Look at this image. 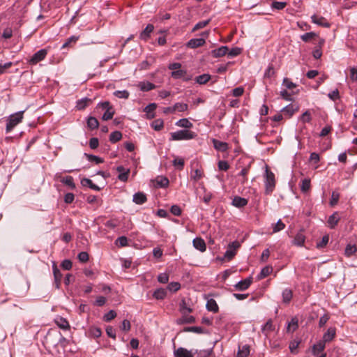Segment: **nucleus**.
<instances>
[{
    "mask_svg": "<svg viewBox=\"0 0 357 357\" xmlns=\"http://www.w3.org/2000/svg\"><path fill=\"white\" fill-rule=\"evenodd\" d=\"M265 193L270 195L273 192L275 187V178L274 174L268 169V166L266 168L265 175Z\"/></svg>",
    "mask_w": 357,
    "mask_h": 357,
    "instance_id": "obj_1",
    "label": "nucleus"
},
{
    "mask_svg": "<svg viewBox=\"0 0 357 357\" xmlns=\"http://www.w3.org/2000/svg\"><path fill=\"white\" fill-rule=\"evenodd\" d=\"M196 133L188 130H181L171 133V140H188L195 138Z\"/></svg>",
    "mask_w": 357,
    "mask_h": 357,
    "instance_id": "obj_2",
    "label": "nucleus"
},
{
    "mask_svg": "<svg viewBox=\"0 0 357 357\" xmlns=\"http://www.w3.org/2000/svg\"><path fill=\"white\" fill-rule=\"evenodd\" d=\"M24 112H19L10 116L6 123V132H10L23 119Z\"/></svg>",
    "mask_w": 357,
    "mask_h": 357,
    "instance_id": "obj_3",
    "label": "nucleus"
},
{
    "mask_svg": "<svg viewBox=\"0 0 357 357\" xmlns=\"http://www.w3.org/2000/svg\"><path fill=\"white\" fill-rule=\"evenodd\" d=\"M47 54V52L45 49H42L38 51L32 56L31 59L29 61V63L33 65L36 64L39 61H43L45 58Z\"/></svg>",
    "mask_w": 357,
    "mask_h": 357,
    "instance_id": "obj_4",
    "label": "nucleus"
},
{
    "mask_svg": "<svg viewBox=\"0 0 357 357\" xmlns=\"http://www.w3.org/2000/svg\"><path fill=\"white\" fill-rule=\"evenodd\" d=\"M116 169L119 173L118 175V179L122 182L127 181L130 172V169H126L123 166L120 165L118 166Z\"/></svg>",
    "mask_w": 357,
    "mask_h": 357,
    "instance_id": "obj_5",
    "label": "nucleus"
},
{
    "mask_svg": "<svg viewBox=\"0 0 357 357\" xmlns=\"http://www.w3.org/2000/svg\"><path fill=\"white\" fill-rule=\"evenodd\" d=\"M53 274L54 278V285L56 289H59L61 283V279L63 277L60 270L57 268L55 264H53Z\"/></svg>",
    "mask_w": 357,
    "mask_h": 357,
    "instance_id": "obj_6",
    "label": "nucleus"
},
{
    "mask_svg": "<svg viewBox=\"0 0 357 357\" xmlns=\"http://www.w3.org/2000/svg\"><path fill=\"white\" fill-rule=\"evenodd\" d=\"M252 282V278L249 277L245 280H241L234 285V287L238 291H244L247 289Z\"/></svg>",
    "mask_w": 357,
    "mask_h": 357,
    "instance_id": "obj_7",
    "label": "nucleus"
},
{
    "mask_svg": "<svg viewBox=\"0 0 357 357\" xmlns=\"http://www.w3.org/2000/svg\"><path fill=\"white\" fill-rule=\"evenodd\" d=\"M172 77L174 79H182L185 81H188L191 79L190 76L187 73L186 70L181 68L172 71Z\"/></svg>",
    "mask_w": 357,
    "mask_h": 357,
    "instance_id": "obj_8",
    "label": "nucleus"
},
{
    "mask_svg": "<svg viewBox=\"0 0 357 357\" xmlns=\"http://www.w3.org/2000/svg\"><path fill=\"white\" fill-rule=\"evenodd\" d=\"M312 22L319 26L328 28L331 26V24L326 20V19L322 16H318L317 15H313L311 17Z\"/></svg>",
    "mask_w": 357,
    "mask_h": 357,
    "instance_id": "obj_9",
    "label": "nucleus"
},
{
    "mask_svg": "<svg viewBox=\"0 0 357 357\" xmlns=\"http://www.w3.org/2000/svg\"><path fill=\"white\" fill-rule=\"evenodd\" d=\"M153 25L151 24H148L146 27L141 32L139 38L146 41L150 38L151 33L153 31Z\"/></svg>",
    "mask_w": 357,
    "mask_h": 357,
    "instance_id": "obj_10",
    "label": "nucleus"
},
{
    "mask_svg": "<svg viewBox=\"0 0 357 357\" xmlns=\"http://www.w3.org/2000/svg\"><path fill=\"white\" fill-rule=\"evenodd\" d=\"M174 354L175 357H194V354L191 351H188L183 347L176 349Z\"/></svg>",
    "mask_w": 357,
    "mask_h": 357,
    "instance_id": "obj_11",
    "label": "nucleus"
},
{
    "mask_svg": "<svg viewBox=\"0 0 357 357\" xmlns=\"http://www.w3.org/2000/svg\"><path fill=\"white\" fill-rule=\"evenodd\" d=\"M205 44V40L202 38H192L187 43V47L189 48H197L201 47Z\"/></svg>",
    "mask_w": 357,
    "mask_h": 357,
    "instance_id": "obj_12",
    "label": "nucleus"
},
{
    "mask_svg": "<svg viewBox=\"0 0 357 357\" xmlns=\"http://www.w3.org/2000/svg\"><path fill=\"white\" fill-rule=\"evenodd\" d=\"M193 246L201 252H204L206 249L205 241L202 238H195L192 241Z\"/></svg>",
    "mask_w": 357,
    "mask_h": 357,
    "instance_id": "obj_13",
    "label": "nucleus"
},
{
    "mask_svg": "<svg viewBox=\"0 0 357 357\" xmlns=\"http://www.w3.org/2000/svg\"><path fill=\"white\" fill-rule=\"evenodd\" d=\"M336 329L335 328L331 327L328 329L327 332L323 335L322 341L326 342H331L335 336Z\"/></svg>",
    "mask_w": 357,
    "mask_h": 357,
    "instance_id": "obj_14",
    "label": "nucleus"
},
{
    "mask_svg": "<svg viewBox=\"0 0 357 357\" xmlns=\"http://www.w3.org/2000/svg\"><path fill=\"white\" fill-rule=\"evenodd\" d=\"M157 105L155 103H151L148 105L144 109V111L146 113V118L149 119H153L155 117L154 110L156 109Z\"/></svg>",
    "mask_w": 357,
    "mask_h": 357,
    "instance_id": "obj_15",
    "label": "nucleus"
},
{
    "mask_svg": "<svg viewBox=\"0 0 357 357\" xmlns=\"http://www.w3.org/2000/svg\"><path fill=\"white\" fill-rule=\"evenodd\" d=\"M54 321L56 324L63 330H68L70 328V324L65 318H63L61 317H57L54 319Z\"/></svg>",
    "mask_w": 357,
    "mask_h": 357,
    "instance_id": "obj_16",
    "label": "nucleus"
},
{
    "mask_svg": "<svg viewBox=\"0 0 357 357\" xmlns=\"http://www.w3.org/2000/svg\"><path fill=\"white\" fill-rule=\"evenodd\" d=\"M232 204L237 208H242L248 204V199L236 196L232 200Z\"/></svg>",
    "mask_w": 357,
    "mask_h": 357,
    "instance_id": "obj_17",
    "label": "nucleus"
},
{
    "mask_svg": "<svg viewBox=\"0 0 357 357\" xmlns=\"http://www.w3.org/2000/svg\"><path fill=\"white\" fill-rule=\"evenodd\" d=\"M228 50H229L227 46H222L218 49L212 50L211 54L213 57L218 58V57L223 56L225 54H227Z\"/></svg>",
    "mask_w": 357,
    "mask_h": 357,
    "instance_id": "obj_18",
    "label": "nucleus"
},
{
    "mask_svg": "<svg viewBox=\"0 0 357 357\" xmlns=\"http://www.w3.org/2000/svg\"><path fill=\"white\" fill-rule=\"evenodd\" d=\"M214 148L220 151L224 152L228 149V144L226 142L219 141L218 139H213Z\"/></svg>",
    "mask_w": 357,
    "mask_h": 357,
    "instance_id": "obj_19",
    "label": "nucleus"
},
{
    "mask_svg": "<svg viewBox=\"0 0 357 357\" xmlns=\"http://www.w3.org/2000/svg\"><path fill=\"white\" fill-rule=\"evenodd\" d=\"M339 220L340 218L338 216V213L337 212H335L331 215H330L328 219V227L331 229L335 228V227L337 225Z\"/></svg>",
    "mask_w": 357,
    "mask_h": 357,
    "instance_id": "obj_20",
    "label": "nucleus"
},
{
    "mask_svg": "<svg viewBox=\"0 0 357 357\" xmlns=\"http://www.w3.org/2000/svg\"><path fill=\"white\" fill-rule=\"evenodd\" d=\"M146 196L144 193L139 192L133 195V202L137 204H142L146 202Z\"/></svg>",
    "mask_w": 357,
    "mask_h": 357,
    "instance_id": "obj_21",
    "label": "nucleus"
},
{
    "mask_svg": "<svg viewBox=\"0 0 357 357\" xmlns=\"http://www.w3.org/2000/svg\"><path fill=\"white\" fill-rule=\"evenodd\" d=\"M325 343L322 340H320L317 344H314L312 347V354L314 356H317L319 353L323 351L325 349Z\"/></svg>",
    "mask_w": 357,
    "mask_h": 357,
    "instance_id": "obj_22",
    "label": "nucleus"
},
{
    "mask_svg": "<svg viewBox=\"0 0 357 357\" xmlns=\"http://www.w3.org/2000/svg\"><path fill=\"white\" fill-rule=\"evenodd\" d=\"M206 309L208 311L213 312L214 313L218 312V310H219L218 305L216 301L213 298H211L207 301Z\"/></svg>",
    "mask_w": 357,
    "mask_h": 357,
    "instance_id": "obj_23",
    "label": "nucleus"
},
{
    "mask_svg": "<svg viewBox=\"0 0 357 357\" xmlns=\"http://www.w3.org/2000/svg\"><path fill=\"white\" fill-rule=\"evenodd\" d=\"M282 296L283 303H289L292 298L293 292L291 289L287 288L282 291Z\"/></svg>",
    "mask_w": 357,
    "mask_h": 357,
    "instance_id": "obj_24",
    "label": "nucleus"
},
{
    "mask_svg": "<svg viewBox=\"0 0 357 357\" xmlns=\"http://www.w3.org/2000/svg\"><path fill=\"white\" fill-rule=\"evenodd\" d=\"M272 271H273L272 266H266L264 267L257 276L258 280H261V279L267 277L272 273Z\"/></svg>",
    "mask_w": 357,
    "mask_h": 357,
    "instance_id": "obj_25",
    "label": "nucleus"
},
{
    "mask_svg": "<svg viewBox=\"0 0 357 357\" xmlns=\"http://www.w3.org/2000/svg\"><path fill=\"white\" fill-rule=\"evenodd\" d=\"M81 183L83 186H88L92 190H96V191H99L100 190V188L96 185V184H94L92 181L89 178H83L82 181H81Z\"/></svg>",
    "mask_w": 357,
    "mask_h": 357,
    "instance_id": "obj_26",
    "label": "nucleus"
},
{
    "mask_svg": "<svg viewBox=\"0 0 357 357\" xmlns=\"http://www.w3.org/2000/svg\"><path fill=\"white\" fill-rule=\"evenodd\" d=\"M298 106H295L292 104H290V105L284 107L282 109V112H283L284 114H287L289 115V116L290 117L295 113V112L298 111Z\"/></svg>",
    "mask_w": 357,
    "mask_h": 357,
    "instance_id": "obj_27",
    "label": "nucleus"
},
{
    "mask_svg": "<svg viewBox=\"0 0 357 357\" xmlns=\"http://www.w3.org/2000/svg\"><path fill=\"white\" fill-rule=\"evenodd\" d=\"M305 236L302 232H298L293 241V243L298 246H302L305 242Z\"/></svg>",
    "mask_w": 357,
    "mask_h": 357,
    "instance_id": "obj_28",
    "label": "nucleus"
},
{
    "mask_svg": "<svg viewBox=\"0 0 357 357\" xmlns=\"http://www.w3.org/2000/svg\"><path fill=\"white\" fill-rule=\"evenodd\" d=\"M92 102V100L89 98H82L79 100H78L77 102V105H76V107L79 109V110H82V109H84L86 106H88L91 102Z\"/></svg>",
    "mask_w": 357,
    "mask_h": 357,
    "instance_id": "obj_29",
    "label": "nucleus"
},
{
    "mask_svg": "<svg viewBox=\"0 0 357 357\" xmlns=\"http://www.w3.org/2000/svg\"><path fill=\"white\" fill-rule=\"evenodd\" d=\"M156 186L160 188H165L169 185V180L164 176H158L155 178Z\"/></svg>",
    "mask_w": 357,
    "mask_h": 357,
    "instance_id": "obj_30",
    "label": "nucleus"
},
{
    "mask_svg": "<svg viewBox=\"0 0 357 357\" xmlns=\"http://www.w3.org/2000/svg\"><path fill=\"white\" fill-rule=\"evenodd\" d=\"M167 296V291L162 288L156 289L153 294V296L158 300H162Z\"/></svg>",
    "mask_w": 357,
    "mask_h": 357,
    "instance_id": "obj_31",
    "label": "nucleus"
},
{
    "mask_svg": "<svg viewBox=\"0 0 357 357\" xmlns=\"http://www.w3.org/2000/svg\"><path fill=\"white\" fill-rule=\"evenodd\" d=\"M250 354V347L248 345H243L242 347L238 348L237 357H248Z\"/></svg>",
    "mask_w": 357,
    "mask_h": 357,
    "instance_id": "obj_32",
    "label": "nucleus"
},
{
    "mask_svg": "<svg viewBox=\"0 0 357 357\" xmlns=\"http://www.w3.org/2000/svg\"><path fill=\"white\" fill-rule=\"evenodd\" d=\"M274 330L275 327L271 319H268L261 329L262 332L266 335H267L269 332L273 331Z\"/></svg>",
    "mask_w": 357,
    "mask_h": 357,
    "instance_id": "obj_33",
    "label": "nucleus"
},
{
    "mask_svg": "<svg viewBox=\"0 0 357 357\" xmlns=\"http://www.w3.org/2000/svg\"><path fill=\"white\" fill-rule=\"evenodd\" d=\"M61 182L68 185L71 189L75 188V184L74 183V179L71 176H67L61 179Z\"/></svg>",
    "mask_w": 357,
    "mask_h": 357,
    "instance_id": "obj_34",
    "label": "nucleus"
},
{
    "mask_svg": "<svg viewBox=\"0 0 357 357\" xmlns=\"http://www.w3.org/2000/svg\"><path fill=\"white\" fill-rule=\"evenodd\" d=\"M179 307L180 311L183 315H185L186 313H190L192 312V309L187 305L184 298L181 300Z\"/></svg>",
    "mask_w": 357,
    "mask_h": 357,
    "instance_id": "obj_35",
    "label": "nucleus"
},
{
    "mask_svg": "<svg viewBox=\"0 0 357 357\" xmlns=\"http://www.w3.org/2000/svg\"><path fill=\"white\" fill-rule=\"evenodd\" d=\"M176 125L184 128H190L193 126L192 123L187 119H180L176 123Z\"/></svg>",
    "mask_w": 357,
    "mask_h": 357,
    "instance_id": "obj_36",
    "label": "nucleus"
},
{
    "mask_svg": "<svg viewBox=\"0 0 357 357\" xmlns=\"http://www.w3.org/2000/svg\"><path fill=\"white\" fill-rule=\"evenodd\" d=\"M87 126L90 129L93 130L98 128L99 123L95 117L91 116L87 120Z\"/></svg>",
    "mask_w": 357,
    "mask_h": 357,
    "instance_id": "obj_37",
    "label": "nucleus"
},
{
    "mask_svg": "<svg viewBox=\"0 0 357 357\" xmlns=\"http://www.w3.org/2000/svg\"><path fill=\"white\" fill-rule=\"evenodd\" d=\"M298 327V319L294 317V318H292L291 321L288 324V326H287V331L288 332H290V331H295Z\"/></svg>",
    "mask_w": 357,
    "mask_h": 357,
    "instance_id": "obj_38",
    "label": "nucleus"
},
{
    "mask_svg": "<svg viewBox=\"0 0 357 357\" xmlns=\"http://www.w3.org/2000/svg\"><path fill=\"white\" fill-rule=\"evenodd\" d=\"M122 138V134L119 131L112 132L109 135V141L112 143L119 142Z\"/></svg>",
    "mask_w": 357,
    "mask_h": 357,
    "instance_id": "obj_39",
    "label": "nucleus"
},
{
    "mask_svg": "<svg viewBox=\"0 0 357 357\" xmlns=\"http://www.w3.org/2000/svg\"><path fill=\"white\" fill-rule=\"evenodd\" d=\"M211 78L208 74H203L196 77L195 81L197 83L200 84H206Z\"/></svg>",
    "mask_w": 357,
    "mask_h": 357,
    "instance_id": "obj_40",
    "label": "nucleus"
},
{
    "mask_svg": "<svg viewBox=\"0 0 357 357\" xmlns=\"http://www.w3.org/2000/svg\"><path fill=\"white\" fill-rule=\"evenodd\" d=\"M79 36H73L70 37L66 43H64L61 47L62 49L71 47L72 44H75L76 42L78 40Z\"/></svg>",
    "mask_w": 357,
    "mask_h": 357,
    "instance_id": "obj_41",
    "label": "nucleus"
},
{
    "mask_svg": "<svg viewBox=\"0 0 357 357\" xmlns=\"http://www.w3.org/2000/svg\"><path fill=\"white\" fill-rule=\"evenodd\" d=\"M357 251V248L356 247V245H347L346 248H345V251H344V253H345V255L347 257H351V255H353L354 254H355Z\"/></svg>",
    "mask_w": 357,
    "mask_h": 357,
    "instance_id": "obj_42",
    "label": "nucleus"
},
{
    "mask_svg": "<svg viewBox=\"0 0 357 357\" xmlns=\"http://www.w3.org/2000/svg\"><path fill=\"white\" fill-rule=\"evenodd\" d=\"M203 176V172L202 169H197L191 173V178L195 181L200 180Z\"/></svg>",
    "mask_w": 357,
    "mask_h": 357,
    "instance_id": "obj_43",
    "label": "nucleus"
},
{
    "mask_svg": "<svg viewBox=\"0 0 357 357\" xmlns=\"http://www.w3.org/2000/svg\"><path fill=\"white\" fill-rule=\"evenodd\" d=\"M310 188V180L308 178H305L302 180L301 185V190L303 192H307Z\"/></svg>",
    "mask_w": 357,
    "mask_h": 357,
    "instance_id": "obj_44",
    "label": "nucleus"
},
{
    "mask_svg": "<svg viewBox=\"0 0 357 357\" xmlns=\"http://www.w3.org/2000/svg\"><path fill=\"white\" fill-rule=\"evenodd\" d=\"M151 126L155 130L159 131L164 126L163 121L162 119H156L152 122Z\"/></svg>",
    "mask_w": 357,
    "mask_h": 357,
    "instance_id": "obj_45",
    "label": "nucleus"
},
{
    "mask_svg": "<svg viewBox=\"0 0 357 357\" xmlns=\"http://www.w3.org/2000/svg\"><path fill=\"white\" fill-rule=\"evenodd\" d=\"M85 155L86 156L88 160L90 162H95L96 164L102 163L104 162L102 158L98 157L96 155L86 153L85 154Z\"/></svg>",
    "mask_w": 357,
    "mask_h": 357,
    "instance_id": "obj_46",
    "label": "nucleus"
},
{
    "mask_svg": "<svg viewBox=\"0 0 357 357\" xmlns=\"http://www.w3.org/2000/svg\"><path fill=\"white\" fill-rule=\"evenodd\" d=\"M285 227V225L282 222L281 220H279L275 225L273 226V233L278 232Z\"/></svg>",
    "mask_w": 357,
    "mask_h": 357,
    "instance_id": "obj_47",
    "label": "nucleus"
},
{
    "mask_svg": "<svg viewBox=\"0 0 357 357\" xmlns=\"http://www.w3.org/2000/svg\"><path fill=\"white\" fill-rule=\"evenodd\" d=\"M173 109H174V112L176 111L184 112L188 109V105L185 104V103L178 102V103H176L173 106Z\"/></svg>",
    "mask_w": 357,
    "mask_h": 357,
    "instance_id": "obj_48",
    "label": "nucleus"
},
{
    "mask_svg": "<svg viewBox=\"0 0 357 357\" xmlns=\"http://www.w3.org/2000/svg\"><path fill=\"white\" fill-rule=\"evenodd\" d=\"M282 85L288 89H294V88H296L297 87V85L296 84H294V82H292L288 78H284L283 79V82H282Z\"/></svg>",
    "mask_w": 357,
    "mask_h": 357,
    "instance_id": "obj_49",
    "label": "nucleus"
},
{
    "mask_svg": "<svg viewBox=\"0 0 357 357\" xmlns=\"http://www.w3.org/2000/svg\"><path fill=\"white\" fill-rule=\"evenodd\" d=\"M303 123H310L312 120L311 114L309 110L305 111L301 116Z\"/></svg>",
    "mask_w": 357,
    "mask_h": 357,
    "instance_id": "obj_50",
    "label": "nucleus"
},
{
    "mask_svg": "<svg viewBox=\"0 0 357 357\" xmlns=\"http://www.w3.org/2000/svg\"><path fill=\"white\" fill-rule=\"evenodd\" d=\"M292 95L293 93H290L289 91H280V96L282 99L287 101H292Z\"/></svg>",
    "mask_w": 357,
    "mask_h": 357,
    "instance_id": "obj_51",
    "label": "nucleus"
},
{
    "mask_svg": "<svg viewBox=\"0 0 357 357\" xmlns=\"http://www.w3.org/2000/svg\"><path fill=\"white\" fill-rule=\"evenodd\" d=\"M139 87L140 88V89L144 90V89H153L155 86L153 84H152L151 82H142L139 83Z\"/></svg>",
    "mask_w": 357,
    "mask_h": 357,
    "instance_id": "obj_52",
    "label": "nucleus"
},
{
    "mask_svg": "<svg viewBox=\"0 0 357 357\" xmlns=\"http://www.w3.org/2000/svg\"><path fill=\"white\" fill-rule=\"evenodd\" d=\"M317 34L314 32H307L301 36V39L304 42H308L313 38H314Z\"/></svg>",
    "mask_w": 357,
    "mask_h": 357,
    "instance_id": "obj_53",
    "label": "nucleus"
},
{
    "mask_svg": "<svg viewBox=\"0 0 357 357\" xmlns=\"http://www.w3.org/2000/svg\"><path fill=\"white\" fill-rule=\"evenodd\" d=\"M184 331H188V332H193V333H204V329L199 326L187 327L184 329Z\"/></svg>",
    "mask_w": 357,
    "mask_h": 357,
    "instance_id": "obj_54",
    "label": "nucleus"
},
{
    "mask_svg": "<svg viewBox=\"0 0 357 357\" xmlns=\"http://www.w3.org/2000/svg\"><path fill=\"white\" fill-rule=\"evenodd\" d=\"M286 6L287 3L282 1H273L271 4V7L277 10H282Z\"/></svg>",
    "mask_w": 357,
    "mask_h": 357,
    "instance_id": "obj_55",
    "label": "nucleus"
},
{
    "mask_svg": "<svg viewBox=\"0 0 357 357\" xmlns=\"http://www.w3.org/2000/svg\"><path fill=\"white\" fill-rule=\"evenodd\" d=\"M114 114V111L113 109H109L105 111V112L102 115V119L104 121H107L109 119H112L113 118V116Z\"/></svg>",
    "mask_w": 357,
    "mask_h": 357,
    "instance_id": "obj_56",
    "label": "nucleus"
},
{
    "mask_svg": "<svg viewBox=\"0 0 357 357\" xmlns=\"http://www.w3.org/2000/svg\"><path fill=\"white\" fill-rule=\"evenodd\" d=\"M241 48L236 47L228 51L227 54L229 56L233 57L239 55L241 53Z\"/></svg>",
    "mask_w": 357,
    "mask_h": 357,
    "instance_id": "obj_57",
    "label": "nucleus"
},
{
    "mask_svg": "<svg viewBox=\"0 0 357 357\" xmlns=\"http://www.w3.org/2000/svg\"><path fill=\"white\" fill-rule=\"evenodd\" d=\"M114 95L119 98H128L129 93L128 91H115Z\"/></svg>",
    "mask_w": 357,
    "mask_h": 357,
    "instance_id": "obj_58",
    "label": "nucleus"
},
{
    "mask_svg": "<svg viewBox=\"0 0 357 357\" xmlns=\"http://www.w3.org/2000/svg\"><path fill=\"white\" fill-rule=\"evenodd\" d=\"M300 344V342L298 340H293L289 344V349L292 354H296L297 353V348Z\"/></svg>",
    "mask_w": 357,
    "mask_h": 357,
    "instance_id": "obj_59",
    "label": "nucleus"
},
{
    "mask_svg": "<svg viewBox=\"0 0 357 357\" xmlns=\"http://www.w3.org/2000/svg\"><path fill=\"white\" fill-rule=\"evenodd\" d=\"M209 22H210V20H204V21L198 22L192 29V31H197L200 29L205 27L206 25L208 24Z\"/></svg>",
    "mask_w": 357,
    "mask_h": 357,
    "instance_id": "obj_60",
    "label": "nucleus"
},
{
    "mask_svg": "<svg viewBox=\"0 0 357 357\" xmlns=\"http://www.w3.org/2000/svg\"><path fill=\"white\" fill-rule=\"evenodd\" d=\"M236 252L234 250L229 247L227 250L225 252L224 257L228 261H230L236 255Z\"/></svg>",
    "mask_w": 357,
    "mask_h": 357,
    "instance_id": "obj_61",
    "label": "nucleus"
},
{
    "mask_svg": "<svg viewBox=\"0 0 357 357\" xmlns=\"http://www.w3.org/2000/svg\"><path fill=\"white\" fill-rule=\"evenodd\" d=\"M116 316V313L114 310L109 311L104 316V320L105 321H109L114 319Z\"/></svg>",
    "mask_w": 357,
    "mask_h": 357,
    "instance_id": "obj_62",
    "label": "nucleus"
},
{
    "mask_svg": "<svg viewBox=\"0 0 357 357\" xmlns=\"http://www.w3.org/2000/svg\"><path fill=\"white\" fill-rule=\"evenodd\" d=\"M328 240L329 237L328 235L324 236L321 241L317 243V248H322L325 247L327 245Z\"/></svg>",
    "mask_w": 357,
    "mask_h": 357,
    "instance_id": "obj_63",
    "label": "nucleus"
},
{
    "mask_svg": "<svg viewBox=\"0 0 357 357\" xmlns=\"http://www.w3.org/2000/svg\"><path fill=\"white\" fill-rule=\"evenodd\" d=\"M78 259L81 262H86L89 260V254L86 252H81L78 254Z\"/></svg>",
    "mask_w": 357,
    "mask_h": 357,
    "instance_id": "obj_64",
    "label": "nucleus"
}]
</instances>
